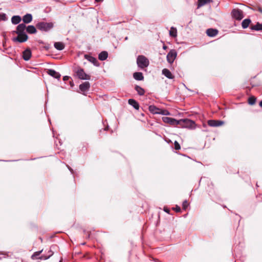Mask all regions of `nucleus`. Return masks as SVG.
I'll return each mask as SVG.
<instances>
[{
    "instance_id": "obj_1",
    "label": "nucleus",
    "mask_w": 262,
    "mask_h": 262,
    "mask_svg": "<svg viewBox=\"0 0 262 262\" xmlns=\"http://www.w3.org/2000/svg\"><path fill=\"white\" fill-rule=\"evenodd\" d=\"M26 25L25 24H19L16 27V30L12 31V34H16L17 36L13 37L12 40L14 42L22 43L26 41L28 39V36L25 32Z\"/></svg>"
},
{
    "instance_id": "obj_2",
    "label": "nucleus",
    "mask_w": 262,
    "mask_h": 262,
    "mask_svg": "<svg viewBox=\"0 0 262 262\" xmlns=\"http://www.w3.org/2000/svg\"><path fill=\"white\" fill-rule=\"evenodd\" d=\"M162 121L170 125H175L180 124L184 127H188L190 128H193L195 125V122L190 119H181L177 120L174 118L168 117H163Z\"/></svg>"
},
{
    "instance_id": "obj_3",
    "label": "nucleus",
    "mask_w": 262,
    "mask_h": 262,
    "mask_svg": "<svg viewBox=\"0 0 262 262\" xmlns=\"http://www.w3.org/2000/svg\"><path fill=\"white\" fill-rule=\"evenodd\" d=\"M53 24L52 23H47L45 21H40L36 25V27L41 31L48 32L53 28Z\"/></svg>"
},
{
    "instance_id": "obj_4",
    "label": "nucleus",
    "mask_w": 262,
    "mask_h": 262,
    "mask_svg": "<svg viewBox=\"0 0 262 262\" xmlns=\"http://www.w3.org/2000/svg\"><path fill=\"white\" fill-rule=\"evenodd\" d=\"M148 59L144 55H139L137 58L138 67L141 69L147 68L149 65Z\"/></svg>"
},
{
    "instance_id": "obj_5",
    "label": "nucleus",
    "mask_w": 262,
    "mask_h": 262,
    "mask_svg": "<svg viewBox=\"0 0 262 262\" xmlns=\"http://www.w3.org/2000/svg\"><path fill=\"white\" fill-rule=\"evenodd\" d=\"M231 15L237 20H241L244 17L243 11L239 9H233L231 11Z\"/></svg>"
},
{
    "instance_id": "obj_6",
    "label": "nucleus",
    "mask_w": 262,
    "mask_h": 262,
    "mask_svg": "<svg viewBox=\"0 0 262 262\" xmlns=\"http://www.w3.org/2000/svg\"><path fill=\"white\" fill-rule=\"evenodd\" d=\"M76 76L81 80H90L91 76L86 74L82 68L78 69L76 71Z\"/></svg>"
},
{
    "instance_id": "obj_7",
    "label": "nucleus",
    "mask_w": 262,
    "mask_h": 262,
    "mask_svg": "<svg viewBox=\"0 0 262 262\" xmlns=\"http://www.w3.org/2000/svg\"><path fill=\"white\" fill-rule=\"evenodd\" d=\"M177 55L176 51L174 49L170 50L167 55L166 59L169 63H172Z\"/></svg>"
},
{
    "instance_id": "obj_8",
    "label": "nucleus",
    "mask_w": 262,
    "mask_h": 262,
    "mask_svg": "<svg viewBox=\"0 0 262 262\" xmlns=\"http://www.w3.org/2000/svg\"><path fill=\"white\" fill-rule=\"evenodd\" d=\"M207 123L208 125L211 127H218L224 124L223 121L216 120H209Z\"/></svg>"
},
{
    "instance_id": "obj_9",
    "label": "nucleus",
    "mask_w": 262,
    "mask_h": 262,
    "mask_svg": "<svg viewBox=\"0 0 262 262\" xmlns=\"http://www.w3.org/2000/svg\"><path fill=\"white\" fill-rule=\"evenodd\" d=\"M84 58L88 61L92 63L95 66H99V63L95 57H93L90 55L85 54L84 55Z\"/></svg>"
},
{
    "instance_id": "obj_10",
    "label": "nucleus",
    "mask_w": 262,
    "mask_h": 262,
    "mask_svg": "<svg viewBox=\"0 0 262 262\" xmlns=\"http://www.w3.org/2000/svg\"><path fill=\"white\" fill-rule=\"evenodd\" d=\"M47 73L51 76L57 79H59L61 77L60 74L53 69H49L48 70Z\"/></svg>"
},
{
    "instance_id": "obj_11",
    "label": "nucleus",
    "mask_w": 262,
    "mask_h": 262,
    "mask_svg": "<svg viewBox=\"0 0 262 262\" xmlns=\"http://www.w3.org/2000/svg\"><path fill=\"white\" fill-rule=\"evenodd\" d=\"M90 88V83L88 81L84 82L79 85V89L82 92L88 91Z\"/></svg>"
},
{
    "instance_id": "obj_12",
    "label": "nucleus",
    "mask_w": 262,
    "mask_h": 262,
    "mask_svg": "<svg viewBox=\"0 0 262 262\" xmlns=\"http://www.w3.org/2000/svg\"><path fill=\"white\" fill-rule=\"evenodd\" d=\"M31 55L32 53L30 49H27L23 52V58L24 60L28 61L30 59Z\"/></svg>"
},
{
    "instance_id": "obj_13",
    "label": "nucleus",
    "mask_w": 262,
    "mask_h": 262,
    "mask_svg": "<svg viewBox=\"0 0 262 262\" xmlns=\"http://www.w3.org/2000/svg\"><path fill=\"white\" fill-rule=\"evenodd\" d=\"M23 23L26 25V24H29L32 21L33 17L31 14L27 13L23 16L22 19Z\"/></svg>"
},
{
    "instance_id": "obj_14",
    "label": "nucleus",
    "mask_w": 262,
    "mask_h": 262,
    "mask_svg": "<svg viewBox=\"0 0 262 262\" xmlns=\"http://www.w3.org/2000/svg\"><path fill=\"white\" fill-rule=\"evenodd\" d=\"M219 31L216 29L209 28L206 30V34L209 37H214L218 34Z\"/></svg>"
},
{
    "instance_id": "obj_15",
    "label": "nucleus",
    "mask_w": 262,
    "mask_h": 262,
    "mask_svg": "<svg viewBox=\"0 0 262 262\" xmlns=\"http://www.w3.org/2000/svg\"><path fill=\"white\" fill-rule=\"evenodd\" d=\"M162 73L166 77L169 79H172L174 78V76L172 74L171 72L167 69H163L162 71Z\"/></svg>"
},
{
    "instance_id": "obj_16",
    "label": "nucleus",
    "mask_w": 262,
    "mask_h": 262,
    "mask_svg": "<svg viewBox=\"0 0 262 262\" xmlns=\"http://www.w3.org/2000/svg\"><path fill=\"white\" fill-rule=\"evenodd\" d=\"M128 103L129 105L132 106L135 109L138 110L139 109V103L133 99H129L128 101Z\"/></svg>"
},
{
    "instance_id": "obj_17",
    "label": "nucleus",
    "mask_w": 262,
    "mask_h": 262,
    "mask_svg": "<svg viewBox=\"0 0 262 262\" xmlns=\"http://www.w3.org/2000/svg\"><path fill=\"white\" fill-rule=\"evenodd\" d=\"M36 28L33 25H29L27 27L26 26V30L29 34H35L37 32Z\"/></svg>"
},
{
    "instance_id": "obj_18",
    "label": "nucleus",
    "mask_w": 262,
    "mask_h": 262,
    "mask_svg": "<svg viewBox=\"0 0 262 262\" xmlns=\"http://www.w3.org/2000/svg\"><path fill=\"white\" fill-rule=\"evenodd\" d=\"M21 20V18L19 15H14L11 18V23L13 25H17Z\"/></svg>"
},
{
    "instance_id": "obj_19",
    "label": "nucleus",
    "mask_w": 262,
    "mask_h": 262,
    "mask_svg": "<svg viewBox=\"0 0 262 262\" xmlns=\"http://www.w3.org/2000/svg\"><path fill=\"white\" fill-rule=\"evenodd\" d=\"M133 77L135 80L138 81L143 80L144 79V76L142 73L140 72H135L133 74Z\"/></svg>"
},
{
    "instance_id": "obj_20",
    "label": "nucleus",
    "mask_w": 262,
    "mask_h": 262,
    "mask_svg": "<svg viewBox=\"0 0 262 262\" xmlns=\"http://www.w3.org/2000/svg\"><path fill=\"white\" fill-rule=\"evenodd\" d=\"M149 112L153 114H158L160 109L154 105H150L148 107Z\"/></svg>"
},
{
    "instance_id": "obj_21",
    "label": "nucleus",
    "mask_w": 262,
    "mask_h": 262,
    "mask_svg": "<svg viewBox=\"0 0 262 262\" xmlns=\"http://www.w3.org/2000/svg\"><path fill=\"white\" fill-rule=\"evenodd\" d=\"M108 53L106 51H102L98 55V58L100 60L103 61L107 59Z\"/></svg>"
},
{
    "instance_id": "obj_22",
    "label": "nucleus",
    "mask_w": 262,
    "mask_h": 262,
    "mask_svg": "<svg viewBox=\"0 0 262 262\" xmlns=\"http://www.w3.org/2000/svg\"><path fill=\"white\" fill-rule=\"evenodd\" d=\"M135 90L137 91L138 94L140 96H143L145 92L144 89L138 85H136L135 86Z\"/></svg>"
},
{
    "instance_id": "obj_23",
    "label": "nucleus",
    "mask_w": 262,
    "mask_h": 262,
    "mask_svg": "<svg viewBox=\"0 0 262 262\" xmlns=\"http://www.w3.org/2000/svg\"><path fill=\"white\" fill-rule=\"evenodd\" d=\"M251 30L262 31V24L257 22L256 25L250 27Z\"/></svg>"
},
{
    "instance_id": "obj_24",
    "label": "nucleus",
    "mask_w": 262,
    "mask_h": 262,
    "mask_svg": "<svg viewBox=\"0 0 262 262\" xmlns=\"http://www.w3.org/2000/svg\"><path fill=\"white\" fill-rule=\"evenodd\" d=\"M251 20L250 18H246L244 19L242 23V26L243 29H246L248 27Z\"/></svg>"
},
{
    "instance_id": "obj_25",
    "label": "nucleus",
    "mask_w": 262,
    "mask_h": 262,
    "mask_svg": "<svg viewBox=\"0 0 262 262\" xmlns=\"http://www.w3.org/2000/svg\"><path fill=\"white\" fill-rule=\"evenodd\" d=\"M54 47L58 50L61 51L64 48V44L61 42H56L54 43Z\"/></svg>"
},
{
    "instance_id": "obj_26",
    "label": "nucleus",
    "mask_w": 262,
    "mask_h": 262,
    "mask_svg": "<svg viewBox=\"0 0 262 262\" xmlns=\"http://www.w3.org/2000/svg\"><path fill=\"white\" fill-rule=\"evenodd\" d=\"M211 0H198V8H200L205 4L210 3Z\"/></svg>"
},
{
    "instance_id": "obj_27",
    "label": "nucleus",
    "mask_w": 262,
    "mask_h": 262,
    "mask_svg": "<svg viewBox=\"0 0 262 262\" xmlns=\"http://www.w3.org/2000/svg\"><path fill=\"white\" fill-rule=\"evenodd\" d=\"M169 35L171 37H175L177 35V30L176 28L173 27H171L169 30Z\"/></svg>"
},
{
    "instance_id": "obj_28",
    "label": "nucleus",
    "mask_w": 262,
    "mask_h": 262,
    "mask_svg": "<svg viewBox=\"0 0 262 262\" xmlns=\"http://www.w3.org/2000/svg\"><path fill=\"white\" fill-rule=\"evenodd\" d=\"M49 253H50L49 255L47 256V255H42L39 257H38V258L41 260H47V259H49L53 255V252L51 250H50L49 251Z\"/></svg>"
},
{
    "instance_id": "obj_29",
    "label": "nucleus",
    "mask_w": 262,
    "mask_h": 262,
    "mask_svg": "<svg viewBox=\"0 0 262 262\" xmlns=\"http://www.w3.org/2000/svg\"><path fill=\"white\" fill-rule=\"evenodd\" d=\"M8 20V18L7 17V15L5 13H0V21H7Z\"/></svg>"
},
{
    "instance_id": "obj_30",
    "label": "nucleus",
    "mask_w": 262,
    "mask_h": 262,
    "mask_svg": "<svg viewBox=\"0 0 262 262\" xmlns=\"http://www.w3.org/2000/svg\"><path fill=\"white\" fill-rule=\"evenodd\" d=\"M42 252V250L34 252L31 256V258L33 259L37 258V256H39Z\"/></svg>"
},
{
    "instance_id": "obj_31",
    "label": "nucleus",
    "mask_w": 262,
    "mask_h": 262,
    "mask_svg": "<svg viewBox=\"0 0 262 262\" xmlns=\"http://www.w3.org/2000/svg\"><path fill=\"white\" fill-rule=\"evenodd\" d=\"M158 114H161V115H168L169 114V113L167 110H160V111L158 113Z\"/></svg>"
},
{
    "instance_id": "obj_32",
    "label": "nucleus",
    "mask_w": 262,
    "mask_h": 262,
    "mask_svg": "<svg viewBox=\"0 0 262 262\" xmlns=\"http://www.w3.org/2000/svg\"><path fill=\"white\" fill-rule=\"evenodd\" d=\"M259 7V6L257 5H251L249 8L254 11H258V8Z\"/></svg>"
},
{
    "instance_id": "obj_33",
    "label": "nucleus",
    "mask_w": 262,
    "mask_h": 262,
    "mask_svg": "<svg viewBox=\"0 0 262 262\" xmlns=\"http://www.w3.org/2000/svg\"><path fill=\"white\" fill-rule=\"evenodd\" d=\"M255 100L256 99L254 97H250L248 100V103L251 105H253L255 103Z\"/></svg>"
},
{
    "instance_id": "obj_34",
    "label": "nucleus",
    "mask_w": 262,
    "mask_h": 262,
    "mask_svg": "<svg viewBox=\"0 0 262 262\" xmlns=\"http://www.w3.org/2000/svg\"><path fill=\"white\" fill-rule=\"evenodd\" d=\"M188 206V203L187 201V200L184 201L183 202V204H182L183 209L184 210H186V208H187Z\"/></svg>"
},
{
    "instance_id": "obj_35",
    "label": "nucleus",
    "mask_w": 262,
    "mask_h": 262,
    "mask_svg": "<svg viewBox=\"0 0 262 262\" xmlns=\"http://www.w3.org/2000/svg\"><path fill=\"white\" fill-rule=\"evenodd\" d=\"M174 148L176 150H179L181 148L180 145L179 144V143L177 141H176L174 142Z\"/></svg>"
},
{
    "instance_id": "obj_36",
    "label": "nucleus",
    "mask_w": 262,
    "mask_h": 262,
    "mask_svg": "<svg viewBox=\"0 0 262 262\" xmlns=\"http://www.w3.org/2000/svg\"><path fill=\"white\" fill-rule=\"evenodd\" d=\"M173 209L174 210L177 212H179L181 211V208L177 205L176 207L173 208Z\"/></svg>"
},
{
    "instance_id": "obj_37",
    "label": "nucleus",
    "mask_w": 262,
    "mask_h": 262,
    "mask_svg": "<svg viewBox=\"0 0 262 262\" xmlns=\"http://www.w3.org/2000/svg\"><path fill=\"white\" fill-rule=\"evenodd\" d=\"M69 78H70L69 76H64L63 77V80L66 81L67 80H68L69 79Z\"/></svg>"
},
{
    "instance_id": "obj_38",
    "label": "nucleus",
    "mask_w": 262,
    "mask_h": 262,
    "mask_svg": "<svg viewBox=\"0 0 262 262\" xmlns=\"http://www.w3.org/2000/svg\"><path fill=\"white\" fill-rule=\"evenodd\" d=\"M68 168L69 169V170L70 171L71 173L72 174H73L74 173V171H73V169L71 167H70L69 165H67Z\"/></svg>"
},
{
    "instance_id": "obj_39",
    "label": "nucleus",
    "mask_w": 262,
    "mask_h": 262,
    "mask_svg": "<svg viewBox=\"0 0 262 262\" xmlns=\"http://www.w3.org/2000/svg\"><path fill=\"white\" fill-rule=\"evenodd\" d=\"M164 211L165 212L167 213H169V212H170V210H169V209H168V208H164Z\"/></svg>"
},
{
    "instance_id": "obj_40",
    "label": "nucleus",
    "mask_w": 262,
    "mask_h": 262,
    "mask_svg": "<svg viewBox=\"0 0 262 262\" xmlns=\"http://www.w3.org/2000/svg\"><path fill=\"white\" fill-rule=\"evenodd\" d=\"M258 11L261 14H262V7H261L260 6L258 8Z\"/></svg>"
},
{
    "instance_id": "obj_41",
    "label": "nucleus",
    "mask_w": 262,
    "mask_h": 262,
    "mask_svg": "<svg viewBox=\"0 0 262 262\" xmlns=\"http://www.w3.org/2000/svg\"><path fill=\"white\" fill-rule=\"evenodd\" d=\"M167 49V46H166V45H164L163 46V50H166Z\"/></svg>"
},
{
    "instance_id": "obj_42",
    "label": "nucleus",
    "mask_w": 262,
    "mask_h": 262,
    "mask_svg": "<svg viewBox=\"0 0 262 262\" xmlns=\"http://www.w3.org/2000/svg\"><path fill=\"white\" fill-rule=\"evenodd\" d=\"M87 233H88V235H86V238H90V234L89 232H88Z\"/></svg>"
},
{
    "instance_id": "obj_43",
    "label": "nucleus",
    "mask_w": 262,
    "mask_h": 262,
    "mask_svg": "<svg viewBox=\"0 0 262 262\" xmlns=\"http://www.w3.org/2000/svg\"><path fill=\"white\" fill-rule=\"evenodd\" d=\"M38 42H39V43H40V44H43V41H42V40H39V41H38Z\"/></svg>"
},
{
    "instance_id": "obj_44",
    "label": "nucleus",
    "mask_w": 262,
    "mask_h": 262,
    "mask_svg": "<svg viewBox=\"0 0 262 262\" xmlns=\"http://www.w3.org/2000/svg\"><path fill=\"white\" fill-rule=\"evenodd\" d=\"M103 0H95V2L99 3L102 2Z\"/></svg>"
},
{
    "instance_id": "obj_45",
    "label": "nucleus",
    "mask_w": 262,
    "mask_h": 262,
    "mask_svg": "<svg viewBox=\"0 0 262 262\" xmlns=\"http://www.w3.org/2000/svg\"><path fill=\"white\" fill-rule=\"evenodd\" d=\"M259 106L262 107V100L259 102Z\"/></svg>"
},
{
    "instance_id": "obj_46",
    "label": "nucleus",
    "mask_w": 262,
    "mask_h": 262,
    "mask_svg": "<svg viewBox=\"0 0 262 262\" xmlns=\"http://www.w3.org/2000/svg\"><path fill=\"white\" fill-rule=\"evenodd\" d=\"M127 39H128L127 37H126L125 38V40H127Z\"/></svg>"
},
{
    "instance_id": "obj_47",
    "label": "nucleus",
    "mask_w": 262,
    "mask_h": 262,
    "mask_svg": "<svg viewBox=\"0 0 262 262\" xmlns=\"http://www.w3.org/2000/svg\"><path fill=\"white\" fill-rule=\"evenodd\" d=\"M83 245H85V243H83L82 244Z\"/></svg>"
},
{
    "instance_id": "obj_48",
    "label": "nucleus",
    "mask_w": 262,
    "mask_h": 262,
    "mask_svg": "<svg viewBox=\"0 0 262 262\" xmlns=\"http://www.w3.org/2000/svg\"><path fill=\"white\" fill-rule=\"evenodd\" d=\"M108 127L107 128H104V130H106V129H107Z\"/></svg>"
},
{
    "instance_id": "obj_49",
    "label": "nucleus",
    "mask_w": 262,
    "mask_h": 262,
    "mask_svg": "<svg viewBox=\"0 0 262 262\" xmlns=\"http://www.w3.org/2000/svg\"><path fill=\"white\" fill-rule=\"evenodd\" d=\"M40 240L42 241V238L41 237H40Z\"/></svg>"
},
{
    "instance_id": "obj_50",
    "label": "nucleus",
    "mask_w": 262,
    "mask_h": 262,
    "mask_svg": "<svg viewBox=\"0 0 262 262\" xmlns=\"http://www.w3.org/2000/svg\"><path fill=\"white\" fill-rule=\"evenodd\" d=\"M59 262H61V261H59Z\"/></svg>"
}]
</instances>
